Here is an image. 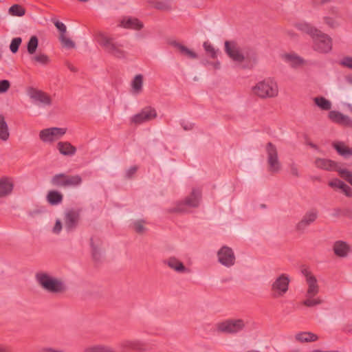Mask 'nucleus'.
Wrapping results in <instances>:
<instances>
[{"label": "nucleus", "mask_w": 352, "mask_h": 352, "mask_svg": "<svg viewBox=\"0 0 352 352\" xmlns=\"http://www.w3.org/2000/svg\"><path fill=\"white\" fill-rule=\"evenodd\" d=\"M295 27L300 31L309 34L312 39V47L314 51L326 54L332 49V40L329 36L323 33L310 23L299 22Z\"/></svg>", "instance_id": "nucleus-1"}, {"label": "nucleus", "mask_w": 352, "mask_h": 352, "mask_svg": "<svg viewBox=\"0 0 352 352\" xmlns=\"http://www.w3.org/2000/svg\"><path fill=\"white\" fill-rule=\"evenodd\" d=\"M251 94L261 100L274 99L279 95V87L276 79L271 77L256 81L250 88Z\"/></svg>", "instance_id": "nucleus-2"}, {"label": "nucleus", "mask_w": 352, "mask_h": 352, "mask_svg": "<svg viewBox=\"0 0 352 352\" xmlns=\"http://www.w3.org/2000/svg\"><path fill=\"white\" fill-rule=\"evenodd\" d=\"M302 274L305 277L307 285L305 298L302 304L308 307H313L320 305L322 303V300L318 296L320 292V286L316 277L310 272L305 270Z\"/></svg>", "instance_id": "nucleus-3"}, {"label": "nucleus", "mask_w": 352, "mask_h": 352, "mask_svg": "<svg viewBox=\"0 0 352 352\" xmlns=\"http://www.w3.org/2000/svg\"><path fill=\"white\" fill-rule=\"evenodd\" d=\"M36 280L43 290L50 294H61L67 289L63 280L46 272H38L36 274Z\"/></svg>", "instance_id": "nucleus-4"}, {"label": "nucleus", "mask_w": 352, "mask_h": 352, "mask_svg": "<svg viewBox=\"0 0 352 352\" xmlns=\"http://www.w3.org/2000/svg\"><path fill=\"white\" fill-rule=\"evenodd\" d=\"M96 42L109 54L119 58L126 56V52L122 50V45L109 36L107 34L99 32L95 36Z\"/></svg>", "instance_id": "nucleus-5"}, {"label": "nucleus", "mask_w": 352, "mask_h": 352, "mask_svg": "<svg viewBox=\"0 0 352 352\" xmlns=\"http://www.w3.org/2000/svg\"><path fill=\"white\" fill-rule=\"evenodd\" d=\"M267 170L273 174L278 173L282 170V164L279 159L276 146L272 142L266 144L265 147Z\"/></svg>", "instance_id": "nucleus-6"}, {"label": "nucleus", "mask_w": 352, "mask_h": 352, "mask_svg": "<svg viewBox=\"0 0 352 352\" xmlns=\"http://www.w3.org/2000/svg\"><path fill=\"white\" fill-rule=\"evenodd\" d=\"M201 197V190L199 188H193L190 194L184 201H178L175 206L170 209L172 212H185L188 208L199 206Z\"/></svg>", "instance_id": "nucleus-7"}, {"label": "nucleus", "mask_w": 352, "mask_h": 352, "mask_svg": "<svg viewBox=\"0 0 352 352\" xmlns=\"http://www.w3.org/2000/svg\"><path fill=\"white\" fill-rule=\"evenodd\" d=\"M314 165L316 168L325 170H337L343 179L352 185V172L345 168H337V164L335 162L325 158H316Z\"/></svg>", "instance_id": "nucleus-8"}, {"label": "nucleus", "mask_w": 352, "mask_h": 352, "mask_svg": "<svg viewBox=\"0 0 352 352\" xmlns=\"http://www.w3.org/2000/svg\"><path fill=\"white\" fill-rule=\"evenodd\" d=\"M245 326L242 319H228L215 324L217 331L228 334H235L241 331Z\"/></svg>", "instance_id": "nucleus-9"}, {"label": "nucleus", "mask_w": 352, "mask_h": 352, "mask_svg": "<svg viewBox=\"0 0 352 352\" xmlns=\"http://www.w3.org/2000/svg\"><path fill=\"white\" fill-rule=\"evenodd\" d=\"M67 133L65 127H50L41 130L38 133L40 140L47 144H52L61 139Z\"/></svg>", "instance_id": "nucleus-10"}, {"label": "nucleus", "mask_w": 352, "mask_h": 352, "mask_svg": "<svg viewBox=\"0 0 352 352\" xmlns=\"http://www.w3.org/2000/svg\"><path fill=\"white\" fill-rule=\"evenodd\" d=\"M290 278L286 274H281L275 278L272 283L271 290L274 297H283L289 289Z\"/></svg>", "instance_id": "nucleus-11"}, {"label": "nucleus", "mask_w": 352, "mask_h": 352, "mask_svg": "<svg viewBox=\"0 0 352 352\" xmlns=\"http://www.w3.org/2000/svg\"><path fill=\"white\" fill-rule=\"evenodd\" d=\"M27 95L33 103L39 107H45L52 104L51 97L42 90L34 87H28L27 89Z\"/></svg>", "instance_id": "nucleus-12"}, {"label": "nucleus", "mask_w": 352, "mask_h": 352, "mask_svg": "<svg viewBox=\"0 0 352 352\" xmlns=\"http://www.w3.org/2000/svg\"><path fill=\"white\" fill-rule=\"evenodd\" d=\"M219 263L226 267H231L235 264L236 256L232 248L228 246L221 247L217 253Z\"/></svg>", "instance_id": "nucleus-13"}, {"label": "nucleus", "mask_w": 352, "mask_h": 352, "mask_svg": "<svg viewBox=\"0 0 352 352\" xmlns=\"http://www.w3.org/2000/svg\"><path fill=\"white\" fill-rule=\"evenodd\" d=\"M225 52L231 60L237 64L244 60L245 57L241 49L233 41L225 42Z\"/></svg>", "instance_id": "nucleus-14"}, {"label": "nucleus", "mask_w": 352, "mask_h": 352, "mask_svg": "<svg viewBox=\"0 0 352 352\" xmlns=\"http://www.w3.org/2000/svg\"><path fill=\"white\" fill-rule=\"evenodd\" d=\"M157 117L155 109L146 107L142 109L138 113L131 118V122L135 124H141L149 122Z\"/></svg>", "instance_id": "nucleus-15"}, {"label": "nucleus", "mask_w": 352, "mask_h": 352, "mask_svg": "<svg viewBox=\"0 0 352 352\" xmlns=\"http://www.w3.org/2000/svg\"><path fill=\"white\" fill-rule=\"evenodd\" d=\"M318 217V212L316 209L307 210L302 219L296 226L298 232H304L311 224L314 223Z\"/></svg>", "instance_id": "nucleus-16"}, {"label": "nucleus", "mask_w": 352, "mask_h": 352, "mask_svg": "<svg viewBox=\"0 0 352 352\" xmlns=\"http://www.w3.org/2000/svg\"><path fill=\"white\" fill-rule=\"evenodd\" d=\"M119 347L122 352H143L145 351L144 343L139 340H122L119 344Z\"/></svg>", "instance_id": "nucleus-17"}, {"label": "nucleus", "mask_w": 352, "mask_h": 352, "mask_svg": "<svg viewBox=\"0 0 352 352\" xmlns=\"http://www.w3.org/2000/svg\"><path fill=\"white\" fill-rule=\"evenodd\" d=\"M80 220V212L78 210L70 209L64 214L65 230L70 232L75 229Z\"/></svg>", "instance_id": "nucleus-18"}, {"label": "nucleus", "mask_w": 352, "mask_h": 352, "mask_svg": "<svg viewBox=\"0 0 352 352\" xmlns=\"http://www.w3.org/2000/svg\"><path fill=\"white\" fill-rule=\"evenodd\" d=\"M333 253L340 258L347 257L351 252V245L346 241L338 240L333 245Z\"/></svg>", "instance_id": "nucleus-19"}, {"label": "nucleus", "mask_w": 352, "mask_h": 352, "mask_svg": "<svg viewBox=\"0 0 352 352\" xmlns=\"http://www.w3.org/2000/svg\"><path fill=\"white\" fill-rule=\"evenodd\" d=\"M164 263L171 270L179 274H188L190 270L177 258L171 256L164 261Z\"/></svg>", "instance_id": "nucleus-20"}, {"label": "nucleus", "mask_w": 352, "mask_h": 352, "mask_svg": "<svg viewBox=\"0 0 352 352\" xmlns=\"http://www.w3.org/2000/svg\"><path fill=\"white\" fill-rule=\"evenodd\" d=\"M282 60L293 68H297L304 64V60L294 52L281 54Z\"/></svg>", "instance_id": "nucleus-21"}, {"label": "nucleus", "mask_w": 352, "mask_h": 352, "mask_svg": "<svg viewBox=\"0 0 352 352\" xmlns=\"http://www.w3.org/2000/svg\"><path fill=\"white\" fill-rule=\"evenodd\" d=\"M120 26L126 29L139 30L143 28L144 24L136 18L125 16L120 20Z\"/></svg>", "instance_id": "nucleus-22"}, {"label": "nucleus", "mask_w": 352, "mask_h": 352, "mask_svg": "<svg viewBox=\"0 0 352 352\" xmlns=\"http://www.w3.org/2000/svg\"><path fill=\"white\" fill-rule=\"evenodd\" d=\"M171 45L183 56L189 59H197L198 54L186 45L177 41L170 43Z\"/></svg>", "instance_id": "nucleus-23"}, {"label": "nucleus", "mask_w": 352, "mask_h": 352, "mask_svg": "<svg viewBox=\"0 0 352 352\" xmlns=\"http://www.w3.org/2000/svg\"><path fill=\"white\" fill-rule=\"evenodd\" d=\"M329 118L336 123L352 127V120L349 116H345L339 111H331L329 113Z\"/></svg>", "instance_id": "nucleus-24"}, {"label": "nucleus", "mask_w": 352, "mask_h": 352, "mask_svg": "<svg viewBox=\"0 0 352 352\" xmlns=\"http://www.w3.org/2000/svg\"><path fill=\"white\" fill-rule=\"evenodd\" d=\"M14 188L12 179L3 177L0 179V197H5L10 195Z\"/></svg>", "instance_id": "nucleus-25"}, {"label": "nucleus", "mask_w": 352, "mask_h": 352, "mask_svg": "<svg viewBox=\"0 0 352 352\" xmlns=\"http://www.w3.org/2000/svg\"><path fill=\"white\" fill-rule=\"evenodd\" d=\"M318 340V336L310 331H301L294 335V340L298 342H312Z\"/></svg>", "instance_id": "nucleus-26"}, {"label": "nucleus", "mask_w": 352, "mask_h": 352, "mask_svg": "<svg viewBox=\"0 0 352 352\" xmlns=\"http://www.w3.org/2000/svg\"><path fill=\"white\" fill-rule=\"evenodd\" d=\"M56 148L61 155L65 156H73L76 152V147L69 142H58L56 144Z\"/></svg>", "instance_id": "nucleus-27"}, {"label": "nucleus", "mask_w": 352, "mask_h": 352, "mask_svg": "<svg viewBox=\"0 0 352 352\" xmlns=\"http://www.w3.org/2000/svg\"><path fill=\"white\" fill-rule=\"evenodd\" d=\"M329 185L335 189H340L347 197H352V188L339 179H333Z\"/></svg>", "instance_id": "nucleus-28"}, {"label": "nucleus", "mask_w": 352, "mask_h": 352, "mask_svg": "<svg viewBox=\"0 0 352 352\" xmlns=\"http://www.w3.org/2000/svg\"><path fill=\"white\" fill-rule=\"evenodd\" d=\"M10 136L8 124L5 116L0 113V140L3 142H7Z\"/></svg>", "instance_id": "nucleus-29"}, {"label": "nucleus", "mask_w": 352, "mask_h": 352, "mask_svg": "<svg viewBox=\"0 0 352 352\" xmlns=\"http://www.w3.org/2000/svg\"><path fill=\"white\" fill-rule=\"evenodd\" d=\"M131 92L133 94H140L143 87V76L141 74L136 75L131 82Z\"/></svg>", "instance_id": "nucleus-30"}, {"label": "nucleus", "mask_w": 352, "mask_h": 352, "mask_svg": "<svg viewBox=\"0 0 352 352\" xmlns=\"http://www.w3.org/2000/svg\"><path fill=\"white\" fill-rule=\"evenodd\" d=\"M83 352H116L112 347L104 344H91L86 346Z\"/></svg>", "instance_id": "nucleus-31"}, {"label": "nucleus", "mask_w": 352, "mask_h": 352, "mask_svg": "<svg viewBox=\"0 0 352 352\" xmlns=\"http://www.w3.org/2000/svg\"><path fill=\"white\" fill-rule=\"evenodd\" d=\"M63 195L56 190H50L48 192L46 199L47 201L51 205H58L60 204L63 201Z\"/></svg>", "instance_id": "nucleus-32"}, {"label": "nucleus", "mask_w": 352, "mask_h": 352, "mask_svg": "<svg viewBox=\"0 0 352 352\" xmlns=\"http://www.w3.org/2000/svg\"><path fill=\"white\" fill-rule=\"evenodd\" d=\"M203 47L207 56L212 59H216L219 54V49L216 48L210 42L205 41L203 43Z\"/></svg>", "instance_id": "nucleus-33"}, {"label": "nucleus", "mask_w": 352, "mask_h": 352, "mask_svg": "<svg viewBox=\"0 0 352 352\" xmlns=\"http://www.w3.org/2000/svg\"><path fill=\"white\" fill-rule=\"evenodd\" d=\"M314 101L315 104L321 110L328 111L331 109L332 106L331 101L322 96L314 98Z\"/></svg>", "instance_id": "nucleus-34"}, {"label": "nucleus", "mask_w": 352, "mask_h": 352, "mask_svg": "<svg viewBox=\"0 0 352 352\" xmlns=\"http://www.w3.org/2000/svg\"><path fill=\"white\" fill-rule=\"evenodd\" d=\"M333 146L340 155L345 157L352 155V149L347 147L342 142L335 143Z\"/></svg>", "instance_id": "nucleus-35"}, {"label": "nucleus", "mask_w": 352, "mask_h": 352, "mask_svg": "<svg viewBox=\"0 0 352 352\" xmlns=\"http://www.w3.org/2000/svg\"><path fill=\"white\" fill-rule=\"evenodd\" d=\"M82 178L80 175H67V179L65 180V187L67 186H72L76 187L82 184Z\"/></svg>", "instance_id": "nucleus-36"}, {"label": "nucleus", "mask_w": 352, "mask_h": 352, "mask_svg": "<svg viewBox=\"0 0 352 352\" xmlns=\"http://www.w3.org/2000/svg\"><path fill=\"white\" fill-rule=\"evenodd\" d=\"M63 228V225L61 219L59 218L55 219L54 223L50 226V232L55 235H59Z\"/></svg>", "instance_id": "nucleus-37"}, {"label": "nucleus", "mask_w": 352, "mask_h": 352, "mask_svg": "<svg viewBox=\"0 0 352 352\" xmlns=\"http://www.w3.org/2000/svg\"><path fill=\"white\" fill-rule=\"evenodd\" d=\"M8 12L12 16H22L25 14V10L21 6L14 4L9 8Z\"/></svg>", "instance_id": "nucleus-38"}, {"label": "nucleus", "mask_w": 352, "mask_h": 352, "mask_svg": "<svg viewBox=\"0 0 352 352\" xmlns=\"http://www.w3.org/2000/svg\"><path fill=\"white\" fill-rule=\"evenodd\" d=\"M66 179H67V175H65L63 173L57 174L52 178L51 183L54 186L65 187Z\"/></svg>", "instance_id": "nucleus-39"}, {"label": "nucleus", "mask_w": 352, "mask_h": 352, "mask_svg": "<svg viewBox=\"0 0 352 352\" xmlns=\"http://www.w3.org/2000/svg\"><path fill=\"white\" fill-rule=\"evenodd\" d=\"M59 40L63 47L67 49H73L76 47L75 43L67 35V34L60 35Z\"/></svg>", "instance_id": "nucleus-40"}, {"label": "nucleus", "mask_w": 352, "mask_h": 352, "mask_svg": "<svg viewBox=\"0 0 352 352\" xmlns=\"http://www.w3.org/2000/svg\"><path fill=\"white\" fill-rule=\"evenodd\" d=\"M145 224V221L142 219L135 220L132 222V228L136 232L142 234L146 231Z\"/></svg>", "instance_id": "nucleus-41"}, {"label": "nucleus", "mask_w": 352, "mask_h": 352, "mask_svg": "<svg viewBox=\"0 0 352 352\" xmlns=\"http://www.w3.org/2000/svg\"><path fill=\"white\" fill-rule=\"evenodd\" d=\"M38 38L36 36H31L27 45V50L28 53L30 54H34L38 47Z\"/></svg>", "instance_id": "nucleus-42"}, {"label": "nucleus", "mask_w": 352, "mask_h": 352, "mask_svg": "<svg viewBox=\"0 0 352 352\" xmlns=\"http://www.w3.org/2000/svg\"><path fill=\"white\" fill-rule=\"evenodd\" d=\"M22 39L20 37L14 38L10 43V50L12 53L17 52L20 45L21 44Z\"/></svg>", "instance_id": "nucleus-43"}, {"label": "nucleus", "mask_w": 352, "mask_h": 352, "mask_svg": "<svg viewBox=\"0 0 352 352\" xmlns=\"http://www.w3.org/2000/svg\"><path fill=\"white\" fill-rule=\"evenodd\" d=\"M33 59L43 65H46L50 63V58L44 54H39L34 56Z\"/></svg>", "instance_id": "nucleus-44"}, {"label": "nucleus", "mask_w": 352, "mask_h": 352, "mask_svg": "<svg viewBox=\"0 0 352 352\" xmlns=\"http://www.w3.org/2000/svg\"><path fill=\"white\" fill-rule=\"evenodd\" d=\"M10 87V82L8 80H0V94H4L8 91Z\"/></svg>", "instance_id": "nucleus-45"}, {"label": "nucleus", "mask_w": 352, "mask_h": 352, "mask_svg": "<svg viewBox=\"0 0 352 352\" xmlns=\"http://www.w3.org/2000/svg\"><path fill=\"white\" fill-rule=\"evenodd\" d=\"M340 64L344 67H348L352 69V58L344 57L340 60Z\"/></svg>", "instance_id": "nucleus-46"}, {"label": "nucleus", "mask_w": 352, "mask_h": 352, "mask_svg": "<svg viewBox=\"0 0 352 352\" xmlns=\"http://www.w3.org/2000/svg\"><path fill=\"white\" fill-rule=\"evenodd\" d=\"M54 25L56 26V28L60 32V35H63V34H66L67 28H66L65 25L63 23L60 22V21H56L54 23Z\"/></svg>", "instance_id": "nucleus-47"}, {"label": "nucleus", "mask_w": 352, "mask_h": 352, "mask_svg": "<svg viewBox=\"0 0 352 352\" xmlns=\"http://www.w3.org/2000/svg\"><path fill=\"white\" fill-rule=\"evenodd\" d=\"M203 64L205 66H207V65L211 66L213 69H219L221 68V63L218 60L214 61V62L206 60V61H204L203 63Z\"/></svg>", "instance_id": "nucleus-48"}, {"label": "nucleus", "mask_w": 352, "mask_h": 352, "mask_svg": "<svg viewBox=\"0 0 352 352\" xmlns=\"http://www.w3.org/2000/svg\"><path fill=\"white\" fill-rule=\"evenodd\" d=\"M91 246L92 248L93 255L94 257H96L98 255V253L99 252V250H100L99 244L98 243L96 244L94 239H92L91 240Z\"/></svg>", "instance_id": "nucleus-49"}, {"label": "nucleus", "mask_w": 352, "mask_h": 352, "mask_svg": "<svg viewBox=\"0 0 352 352\" xmlns=\"http://www.w3.org/2000/svg\"><path fill=\"white\" fill-rule=\"evenodd\" d=\"M289 171H290L291 175H292L293 176H295V177L299 176V170H298V167L296 165L292 164L289 167Z\"/></svg>", "instance_id": "nucleus-50"}, {"label": "nucleus", "mask_w": 352, "mask_h": 352, "mask_svg": "<svg viewBox=\"0 0 352 352\" xmlns=\"http://www.w3.org/2000/svg\"><path fill=\"white\" fill-rule=\"evenodd\" d=\"M42 352H65L63 350L61 349H56L52 347H45L43 348L41 351Z\"/></svg>", "instance_id": "nucleus-51"}, {"label": "nucleus", "mask_w": 352, "mask_h": 352, "mask_svg": "<svg viewBox=\"0 0 352 352\" xmlns=\"http://www.w3.org/2000/svg\"><path fill=\"white\" fill-rule=\"evenodd\" d=\"M137 170V168L135 166L131 167L126 172V175L128 177H131L133 174H134Z\"/></svg>", "instance_id": "nucleus-52"}, {"label": "nucleus", "mask_w": 352, "mask_h": 352, "mask_svg": "<svg viewBox=\"0 0 352 352\" xmlns=\"http://www.w3.org/2000/svg\"><path fill=\"white\" fill-rule=\"evenodd\" d=\"M287 35L290 37V38H295L296 37V34L294 32H293L291 30H288L287 32Z\"/></svg>", "instance_id": "nucleus-53"}, {"label": "nucleus", "mask_w": 352, "mask_h": 352, "mask_svg": "<svg viewBox=\"0 0 352 352\" xmlns=\"http://www.w3.org/2000/svg\"><path fill=\"white\" fill-rule=\"evenodd\" d=\"M346 80L348 83L352 85V75L347 76L346 77Z\"/></svg>", "instance_id": "nucleus-54"}, {"label": "nucleus", "mask_w": 352, "mask_h": 352, "mask_svg": "<svg viewBox=\"0 0 352 352\" xmlns=\"http://www.w3.org/2000/svg\"><path fill=\"white\" fill-rule=\"evenodd\" d=\"M0 352H8V350L6 346H0Z\"/></svg>", "instance_id": "nucleus-55"}, {"label": "nucleus", "mask_w": 352, "mask_h": 352, "mask_svg": "<svg viewBox=\"0 0 352 352\" xmlns=\"http://www.w3.org/2000/svg\"><path fill=\"white\" fill-rule=\"evenodd\" d=\"M347 107H348V108L349 109V110L351 111V112H352V104H347Z\"/></svg>", "instance_id": "nucleus-56"}, {"label": "nucleus", "mask_w": 352, "mask_h": 352, "mask_svg": "<svg viewBox=\"0 0 352 352\" xmlns=\"http://www.w3.org/2000/svg\"><path fill=\"white\" fill-rule=\"evenodd\" d=\"M183 127L185 130H188L190 129V127H188V126H183Z\"/></svg>", "instance_id": "nucleus-57"}]
</instances>
